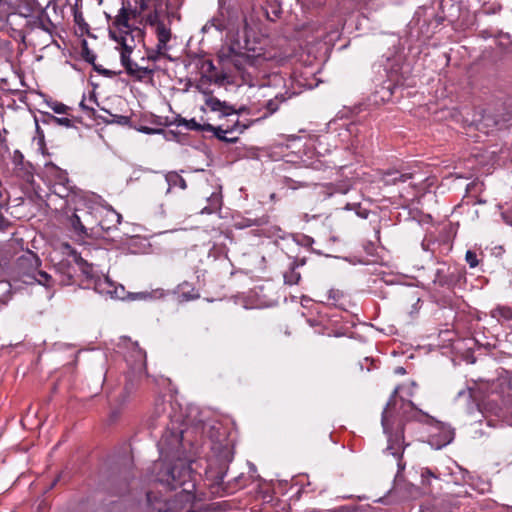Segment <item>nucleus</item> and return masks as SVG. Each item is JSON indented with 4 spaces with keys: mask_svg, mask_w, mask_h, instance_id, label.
Here are the masks:
<instances>
[{
    "mask_svg": "<svg viewBox=\"0 0 512 512\" xmlns=\"http://www.w3.org/2000/svg\"><path fill=\"white\" fill-rule=\"evenodd\" d=\"M453 505L448 497H434L421 505L420 512H452Z\"/></svg>",
    "mask_w": 512,
    "mask_h": 512,
    "instance_id": "11",
    "label": "nucleus"
},
{
    "mask_svg": "<svg viewBox=\"0 0 512 512\" xmlns=\"http://www.w3.org/2000/svg\"><path fill=\"white\" fill-rule=\"evenodd\" d=\"M97 293L105 296H109L110 298L122 299L123 298V286H117L114 282H112L108 276L101 274L99 279H96L94 285L91 287Z\"/></svg>",
    "mask_w": 512,
    "mask_h": 512,
    "instance_id": "8",
    "label": "nucleus"
},
{
    "mask_svg": "<svg viewBox=\"0 0 512 512\" xmlns=\"http://www.w3.org/2000/svg\"><path fill=\"white\" fill-rule=\"evenodd\" d=\"M56 183H63V184L69 185V179H68L67 173H65L63 171H59L58 172V181Z\"/></svg>",
    "mask_w": 512,
    "mask_h": 512,
    "instance_id": "44",
    "label": "nucleus"
},
{
    "mask_svg": "<svg viewBox=\"0 0 512 512\" xmlns=\"http://www.w3.org/2000/svg\"><path fill=\"white\" fill-rule=\"evenodd\" d=\"M7 286H8V284L6 282H0V288L7 287Z\"/></svg>",
    "mask_w": 512,
    "mask_h": 512,
    "instance_id": "51",
    "label": "nucleus"
},
{
    "mask_svg": "<svg viewBox=\"0 0 512 512\" xmlns=\"http://www.w3.org/2000/svg\"><path fill=\"white\" fill-rule=\"evenodd\" d=\"M177 126H185L186 129L192 131H205L206 132V124H199L194 118L190 120H186L184 118L178 117L176 119Z\"/></svg>",
    "mask_w": 512,
    "mask_h": 512,
    "instance_id": "23",
    "label": "nucleus"
},
{
    "mask_svg": "<svg viewBox=\"0 0 512 512\" xmlns=\"http://www.w3.org/2000/svg\"><path fill=\"white\" fill-rule=\"evenodd\" d=\"M89 103L97 104V100L94 94H91L88 99Z\"/></svg>",
    "mask_w": 512,
    "mask_h": 512,
    "instance_id": "47",
    "label": "nucleus"
},
{
    "mask_svg": "<svg viewBox=\"0 0 512 512\" xmlns=\"http://www.w3.org/2000/svg\"><path fill=\"white\" fill-rule=\"evenodd\" d=\"M43 116L45 117L44 122L46 123H54L56 125L64 126L66 128L74 127L73 120L68 117H56L51 113H44Z\"/></svg>",
    "mask_w": 512,
    "mask_h": 512,
    "instance_id": "22",
    "label": "nucleus"
},
{
    "mask_svg": "<svg viewBox=\"0 0 512 512\" xmlns=\"http://www.w3.org/2000/svg\"><path fill=\"white\" fill-rule=\"evenodd\" d=\"M149 1L150 0H134L135 7L128 11L124 6L121 9H125L128 13V20L130 19V15H132L134 18L137 16H140L143 12H145L149 8Z\"/></svg>",
    "mask_w": 512,
    "mask_h": 512,
    "instance_id": "25",
    "label": "nucleus"
},
{
    "mask_svg": "<svg viewBox=\"0 0 512 512\" xmlns=\"http://www.w3.org/2000/svg\"><path fill=\"white\" fill-rule=\"evenodd\" d=\"M217 57L223 66L228 67L232 65L241 75L244 83L249 86L255 85V65L257 61L255 57L241 52L234 45H223L219 49Z\"/></svg>",
    "mask_w": 512,
    "mask_h": 512,
    "instance_id": "4",
    "label": "nucleus"
},
{
    "mask_svg": "<svg viewBox=\"0 0 512 512\" xmlns=\"http://www.w3.org/2000/svg\"><path fill=\"white\" fill-rule=\"evenodd\" d=\"M130 352L125 356L126 361L134 370L141 372L146 365V352L142 350L137 342L128 341Z\"/></svg>",
    "mask_w": 512,
    "mask_h": 512,
    "instance_id": "9",
    "label": "nucleus"
},
{
    "mask_svg": "<svg viewBox=\"0 0 512 512\" xmlns=\"http://www.w3.org/2000/svg\"><path fill=\"white\" fill-rule=\"evenodd\" d=\"M80 107L83 111H85L89 116L94 115L95 109L93 106L86 103L85 97H83L82 101L80 102Z\"/></svg>",
    "mask_w": 512,
    "mask_h": 512,
    "instance_id": "38",
    "label": "nucleus"
},
{
    "mask_svg": "<svg viewBox=\"0 0 512 512\" xmlns=\"http://www.w3.org/2000/svg\"><path fill=\"white\" fill-rule=\"evenodd\" d=\"M456 400H463L469 413L473 412L477 406L475 403V390L470 387L459 390L457 392Z\"/></svg>",
    "mask_w": 512,
    "mask_h": 512,
    "instance_id": "20",
    "label": "nucleus"
},
{
    "mask_svg": "<svg viewBox=\"0 0 512 512\" xmlns=\"http://www.w3.org/2000/svg\"><path fill=\"white\" fill-rule=\"evenodd\" d=\"M70 224H71L73 230L78 235H80V236L87 235V229L82 224L80 217L76 213L72 214V216L70 217Z\"/></svg>",
    "mask_w": 512,
    "mask_h": 512,
    "instance_id": "28",
    "label": "nucleus"
},
{
    "mask_svg": "<svg viewBox=\"0 0 512 512\" xmlns=\"http://www.w3.org/2000/svg\"><path fill=\"white\" fill-rule=\"evenodd\" d=\"M40 260L38 256L28 251L21 255L16 262L19 279L26 284L37 282L45 287H51L55 279L45 271L39 270Z\"/></svg>",
    "mask_w": 512,
    "mask_h": 512,
    "instance_id": "5",
    "label": "nucleus"
},
{
    "mask_svg": "<svg viewBox=\"0 0 512 512\" xmlns=\"http://www.w3.org/2000/svg\"><path fill=\"white\" fill-rule=\"evenodd\" d=\"M227 78V74L202 75L200 79L197 81L195 87L199 92L208 97L209 95H212V92L211 90H209L208 85L212 82L218 85H223Z\"/></svg>",
    "mask_w": 512,
    "mask_h": 512,
    "instance_id": "12",
    "label": "nucleus"
},
{
    "mask_svg": "<svg viewBox=\"0 0 512 512\" xmlns=\"http://www.w3.org/2000/svg\"><path fill=\"white\" fill-rule=\"evenodd\" d=\"M100 226L103 230H109L110 227H106L103 222H100Z\"/></svg>",
    "mask_w": 512,
    "mask_h": 512,
    "instance_id": "49",
    "label": "nucleus"
},
{
    "mask_svg": "<svg viewBox=\"0 0 512 512\" xmlns=\"http://www.w3.org/2000/svg\"><path fill=\"white\" fill-rule=\"evenodd\" d=\"M292 182H294V181H293L291 178H287V179H286V184H287L289 187H291V188L295 189L296 187H295V186H293L292 184H290V183H292Z\"/></svg>",
    "mask_w": 512,
    "mask_h": 512,
    "instance_id": "48",
    "label": "nucleus"
},
{
    "mask_svg": "<svg viewBox=\"0 0 512 512\" xmlns=\"http://www.w3.org/2000/svg\"><path fill=\"white\" fill-rule=\"evenodd\" d=\"M76 263L84 277L82 284L85 288L90 289L94 285V282H96V279L100 278L101 274L94 269L93 264L88 263V261L81 256L76 258Z\"/></svg>",
    "mask_w": 512,
    "mask_h": 512,
    "instance_id": "10",
    "label": "nucleus"
},
{
    "mask_svg": "<svg viewBox=\"0 0 512 512\" xmlns=\"http://www.w3.org/2000/svg\"><path fill=\"white\" fill-rule=\"evenodd\" d=\"M292 94H289L287 91L285 93H278L273 98L267 100L264 104V108L266 113L263 115L264 118L276 113L281 104L291 98Z\"/></svg>",
    "mask_w": 512,
    "mask_h": 512,
    "instance_id": "15",
    "label": "nucleus"
},
{
    "mask_svg": "<svg viewBox=\"0 0 512 512\" xmlns=\"http://www.w3.org/2000/svg\"><path fill=\"white\" fill-rule=\"evenodd\" d=\"M422 482L429 484L430 478H436V475L429 468H423L421 471Z\"/></svg>",
    "mask_w": 512,
    "mask_h": 512,
    "instance_id": "36",
    "label": "nucleus"
},
{
    "mask_svg": "<svg viewBox=\"0 0 512 512\" xmlns=\"http://www.w3.org/2000/svg\"><path fill=\"white\" fill-rule=\"evenodd\" d=\"M146 23L150 26L158 27L159 24H165L163 20L160 18V12L157 9H154L150 12L146 17Z\"/></svg>",
    "mask_w": 512,
    "mask_h": 512,
    "instance_id": "31",
    "label": "nucleus"
},
{
    "mask_svg": "<svg viewBox=\"0 0 512 512\" xmlns=\"http://www.w3.org/2000/svg\"><path fill=\"white\" fill-rule=\"evenodd\" d=\"M356 213H357V215L359 217H361L363 219H366L368 217V215H369V211L368 210L360 209V208L356 211Z\"/></svg>",
    "mask_w": 512,
    "mask_h": 512,
    "instance_id": "46",
    "label": "nucleus"
},
{
    "mask_svg": "<svg viewBox=\"0 0 512 512\" xmlns=\"http://www.w3.org/2000/svg\"><path fill=\"white\" fill-rule=\"evenodd\" d=\"M145 131H146L147 133H149V132L151 131V129L146 128V130H145Z\"/></svg>",
    "mask_w": 512,
    "mask_h": 512,
    "instance_id": "53",
    "label": "nucleus"
},
{
    "mask_svg": "<svg viewBox=\"0 0 512 512\" xmlns=\"http://www.w3.org/2000/svg\"><path fill=\"white\" fill-rule=\"evenodd\" d=\"M112 116V121L113 123H117L119 125H123V126H126V125H130L131 123V118L128 117V116H124V115H111Z\"/></svg>",
    "mask_w": 512,
    "mask_h": 512,
    "instance_id": "35",
    "label": "nucleus"
},
{
    "mask_svg": "<svg viewBox=\"0 0 512 512\" xmlns=\"http://www.w3.org/2000/svg\"><path fill=\"white\" fill-rule=\"evenodd\" d=\"M94 67H95V69H96L97 71L101 72L102 74H107V73H108V71H107V70H99L96 66H94Z\"/></svg>",
    "mask_w": 512,
    "mask_h": 512,
    "instance_id": "50",
    "label": "nucleus"
},
{
    "mask_svg": "<svg viewBox=\"0 0 512 512\" xmlns=\"http://www.w3.org/2000/svg\"><path fill=\"white\" fill-rule=\"evenodd\" d=\"M466 262L471 268H475L478 265V259L475 252L468 250L465 255Z\"/></svg>",
    "mask_w": 512,
    "mask_h": 512,
    "instance_id": "34",
    "label": "nucleus"
},
{
    "mask_svg": "<svg viewBox=\"0 0 512 512\" xmlns=\"http://www.w3.org/2000/svg\"><path fill=\"white\" fill-rule=\"evenodd\" d=\"M343 296L342 292L338 289H330L328 291V299L338 301Z\"/></svg>",
    "mask_w": 512,
    "mask_h": 512,
    "instance_id": "40",
    "label": "nucleus"
},
{
    "mask_svg": "<svg viewBox=\"0 0 512 512\" xmlns=\"http://www.w3.org/2000/svg\"><path fill=\"white\" fill-rule=\"evenodd\" d=\"M397 372H398V373H402V374H403V373H405V370H404V368H402V367H401V368H398V369H397Z\"/></svg>",
    "mask_w": 512,
    "mask_h": 512,
    "instance_id": "52",
    "label": "nucleus"
},
{
    "mask_svg": "<svg viewBox=\"0 0 512 512\" xmlns=\"http://www.w3.org/2000/svg\"><path fill=\"white\" fill-rule=\"evenodd\" d=\"M162 57H165V56L164 55H158L156 49H153V50L149 51L148 54H147L148 60H151V61H154V62L159 60Z\"/></svg>",
    "mask_w": 512,
    "mask_h": 512,
    "instance_id": "43",
    "label": "nucleus"
},
{
    "mask_svg": "<svg viewBox=\"0 0 512 512\" xmlns=\"http://www.w3.org/2000/svg\"><path fill=\"white\" fill-rule=\"evenodd\" d=\"M204 67H207L206 70H205V74L204 75H216L218 74L217 72H215L216 68L213 64V62L211 60H206L203 64V68ZM220 74H224L223 72H221Z\"/></svg>",
    "mask_w": 512,
    "mask_h": 512,
    "instance_id": "37",
    "label": "nucleus"
},
{
    "mask_svg": "<svg viewBox=\"0 0 512 512\" xmlns=\"http://www.w3.org/2000/svg\"><path fill=\"white\" fill-rule=\"evenodd\" d=\"M168 43H162V42H158L157 41V45L155 47L158 55H164L166 56V51L168 50V46H167Z\"/></svg>",
    "mask_w": 512,
    "mask_h": 512,
    "instance_id": "42",
    "label": "nucleus"
},
{
    "mask_svg": "<svg viewBox=\"0 0 512 512\" xmlns=\"http://www.w3.org/2000/svg\"><path fill=\"white\" fill-rule=\"evenodd\" d=\"M157 41L168 43L171 39V30L165 24H159L156 28Z\"/></svg>",
    "mask_w": 512,
    "mask_h": 512,
    "instance_id": "29",
    "label": "nucleus"
},
{
    "mask_svg": "<svg viewBox=\"0 0 512 512\" xmlns=\"http://www.w3.org/2000/svg\"><path fill=\"white\" fill-rule=\"evenodd\" d=\"M399 388L396 387L390 396L386 407L382 412L381 424L384 433L388 437L387 450L394 457H400L403 453V440H404V422L415 420L421 423L434 425L443 433L442 445L449 444L454 439V430L436 420L426 412L418 409L412 401L400 399V407L397 408L398 400L397 393Z\"/></svg>",
    "mask_w": 512,
    "mask_h": 512,
    "instance_id": "2",
    "label": "nucleus"
},
{
    "mask_svg": "<svg viewBox=\"0 0 512 512\" xmlns=\"http://www.w3.org/2000/svg\"><path fill=\"white\" fill-rule=\"evenodd\" d=\"M71 192V187L63 183L54 184V193L61 198L67 197Z\"/></svg>",
    "mask_w": 512,
    "mask_h": 512,
    "instance_id": "33",
    "label": "nucleus"
},
{
    "mask_svg": "<svg viewBox=\"0 0 512 512\" xmlns=\"http://www.w3.org/2000/svg\"><path fill=\"white\" fill-rule=\"evenodd\" d=\"M232 457L229 451H225L224 455L211 458L205 471L208 485L214 489L213 493H219L223 485V479L228 471L229 463Z\"/></svg>",
    "mask_w": 512,
    "mask_h": 512,
    "instance_id": "6",
    "label": "nucleus"
},
{
    "mask_svg": "<svg viewBox=\"0 0 512 512\" xmlns=\"http://www.w3.org/2000/svg\"><path fill=\"white\" fill-rule=\"evenodd\" d=\"M211 28H215L217 31H223L226 28L225 22L220 17H213L203 27L202 32L207 33Z\"/></svg>",
    "mask_w": 512,
    "mask_h": 512,
    "instance_id": "26",
    "label": "nucleus"
},
{
    "mask_svg": "<svg viewBox=\"0 0 512 512\" xmlns=\"http://www.w3.org/2000/svg\"><path fill=\"white\" fill-rule=\"evenodd\" d=\"M434 283L442 287L449 286L451 284V279L449 275L445 272L444 268H439L436 270Z\"/></svg>",
    "mask_w": 512,
    "mask_h": 512,
    "instance_id": "30",
    "label": "nucleus"
},
{
    "mask_svg": "<svg viewBox=\"0 0 512 512\" xmlns=\"http://www.w3.org/2000/svg\"><path fill=\"white\" fill-rule=\"evenodd\" d=\"M305 264V259L302 258L300 260H295L291 263L290 268L288 271L284 273V282L288 285H295L298 284L301 276L300 273L297 272V268L300 266H303Z\"/></svg>",
    "mask_w": 512,
    "mask_h": 512,
    "instance_id": "19",
    "label": "nucleus"
},
{
    "mask_svg": "<svg viewBox=\"0 0 512 512\" xmlns=\"http://www.w3.org/2000/svg\"><path fill=\"white\" fill-rule=\"evenodd\" d=\"M411 178V173H400L397 170H387L382 174L381 181L384 185H395L398 182H406Z\"/></svg>",
    "mask_w": 512,
    "mask_h": 512,
    "instance_id": "18",
    "label": "nucleus"
},
{
    "mask_svg": "<svg viewBox=\"0 0 512 512\" xmlns=\"http://www.w3.org/2000/svg\"><path fill=\"white\" fill-rule=\"evenodd\" d=\"M491 315L499 322L508 321L512 319V309L507 306H498L497 308L492 310Z\"/></svg>",
    "mask_w": 512,
    "mask_h": 512,
    "instance_id": "24",
    "label": "nucleus"
},
{
    "mask_svg": "<svg viewBox=\"0 0 512 512\" xmlns=\"http://www.w3.org/2000/svg\"><path fill=\"white\" fill-rule=\"evenodd\" d=\"M24 17L27 18V22L25 24V29L27 31L32 32L34 30H41L50 36L52 35L55 26L43 8L30 16Z\"/></svg>",
    "mask_w": 512,
    "mask_h": 512,
    "instance_id": "7",
    "label": "nucleus"
},
{
    "mask_svg": "<svg viewBox=\"0 0 512 512\" xmlns=\"http://www.w3.org/2000/svg\"><path fill=\"white\" fill-rule=\"evenodd\" d=\"M109 36L120 45L121 64L125 67L129 76L138 81H142L147 76L153 74V69L139 66L130 58L131 53L136 48V43L142 41L143 32L140 28L133 27L128 24V13L124 8L118 11L111 26L109 27Z\"/></svg>",
    "mask_w": 512,
    "mask_h": 512,
    "instance_id": "3",
    "label": "nucleus"
},
{
    "mask_svg": "<svg viewBox=\"0 0 512 512\" xmlns=\"http://www.w3.org/2000/svg\"><path fill=\"white\" fill-rule=\"evenodd\" d=\"M14 6L20 16H30L42 8L37 0H15Z\"/></svg>",
    "mask_w": 512,
    "mask_h": 512,
    "instance_id": "17",
    "label": "nucleus"
},
{
    "mask_svg": "<svg viewBox=\"0 0 512 512\" xmlns=\"http://www.w3.org/2000/svg\"><path fill=\"white\" fill-rule=\"evenodd\" d=\"M166 181L169 187L179 186L181 189H186L187 184L183 177H181L176 172H170L166 175Z\"/></svg>",
    "mask_w": 512,
    "mask_h": 512,
    "instance_id": "27",
    "label": "nucleus"
},
{
    "mask_svg": "<svg viewBox=\"0 0 512 512\" xmlns=\"http://www.w3.org/2000/svg\"><path fill=\"white\" fill-rule=\"evenodd\" d=\"M48 106L56 114H68V112L71 110L69 106L57 101L49 102Z\"/></svg>",
    "mask_w": 512,
    "mask_h": 512,
    "instance_id": "32",
    "label": "nucleus"
},
{
    "mask_svg": "<svg viewBox=\"0 0 512 512\" xmlns=\"http://www.w3.org/2000/svg\"><path fill=\"white\" fill-rule=\"evenodd\" d=\"M84 59L88 63L94 64V62L96 60V55L94 53H92L91 51H89L88 49H86Z\"/></svg>",
    "mask_w": 512,
    "mask_h": 512,
    "instance_id": "45",
    "label": "nucleus"
},
{
    "mask_svg": "<svg viewBox=\"0 0 512 512\" xmlns=\"http://www.w3.org/2000/svg\"><path fill=\"white\" fill-rule=\"evenodd\" d=\"M107 218L111 221V222H115V225L117 224H120L121 222V215L116 213L114 210L112 211H109L107 213Z\"/></svg>",
    "mask_w": 512,
    "mask_h": 512,
    "instance_id": "41",
    "label": "nucleus"
},
{
    "mask_svg": "<svg viewBox=\"0 0 512 512\" xmlns=\"http://www.w3.org/2000/svg\"><path fill=\"white\" fill-rule=\"evenodd\" d=\"M245 128V126H240L238 122L231 129H223L221 126L215 127L209 123L206 124V132H212L216 138L228 143H235L237 141V138H228L226 137L227 133L236 130H238L239 132H243Z\"/></svg>",
    "mask_w": 512,
    "mask_h": 512,
    "instance_id": "14",
    "label": "nucleus"
},
{
    "mask_svg": "<svg viewBox=\"0 0 512 512\" xmlns=\"http://www.w3.org/2000/svg\"><path fill=\"white\" fill-rule=\"evenodd\" d=\"M205 104L212 110L220 112L223 116H229L235 113V109L225 101H220L218 98L209 95L205 99Z\"/></svg>",
    "mask_w": 512,
    "mask_h": 512,
    "instance_id": "16",
    "label": "nucleus"
},
{
    "mask_svg": "<svg viewBox=\"0 0 512 512\" xmlns=\"http://www.w3.org/2000/svg\"><path fill=\"white\" fill-rule=\"evenodd\" d=\"M185 0H166V16L168 21L171 22L173 19L180 20L181 15L179 13Z\"/></svg>",
    "mask_w": 512,
    "mask_h": 512,
    "instance_id": "21",
    "label": "nucleus"
},
{
    "mask_svg": "<svg viewBox=\"0 0 512 512\" xmlns=\"http://www.w3.org/2000/svg\"><path fill=\"white\" fill-rule=\"evenodd\" d=\"M24 160L23 154L19 150H15L12 155V161L16 166L22 165Z\"/></svg>",
    "mask_w": 512,
    "mask_h": 512,
    "instance_id": "39",
    "label": "nucleus"
},
{
    "mask_svg": "<svg viewBox=\"0 0 512 512\" xmlns=\"http://www.w3.org/2000/svg\"><path fill=\"white\" fill-rule=\"evenodd\" d=\"M134 390V384L133 383H127L123 389V391L120 393L116 400L115 406L111 409L110 412V420L116 421L118 417L120 416L121 409L128 403L130 396Z\"/></svg>",
    "mask_w": 512,
    "mask_h": 512,
    "instance_id": "13",
    "label": "nucleus"
},
{
    "mask_svg": "<svg viewBox=\"0 0 512 512\" xmlns=\"http://www.w3.org/2000/svg\"><path fill=\"white\" fill-rule=\"evenodd\" d=\"M182 434V430H170L162 435L158 448L163 459L154 464L156 482L169 490H181L171 501L149 491L150 512H209V505L196 493L197 475L192 471V462L178 456Z\"/></svg>",
    "mask_w": 512,
    "mask_h": 512,
    "instance_id": "1",
    "label": "nucleus"
}]
</instances>
